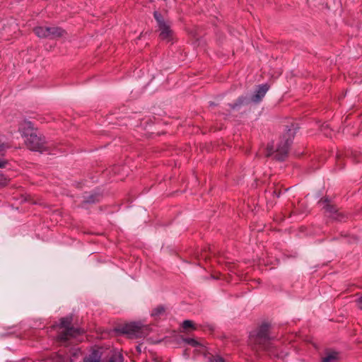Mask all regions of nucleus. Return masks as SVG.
<instances>
[{"label": "nucleus", "instance_id": "f257e3e1", "mask_svg": "<svg viewBox=\"0 0 362 362\" xmlns=\"http://www.w3.org/2000/svg\"><path fill=\"white\" fill-rule=\"evenodd\" d=\"M270 325L263 323L258 329L250 332V343L258 346L259 349L268 350L270 348L271 337L269 336Z\"/></svg>", "mask_w": 362, "mask_h": 362}, {"label": "nucleus", "instance_id": "f03ea898", "mask_svg": "<svg viewBox=\"0 0 362 362\" xmlns=\"http://www.w3.org/2000/svg\"><path fill=\"white\" fill-rule=\"evenodd\" d=\"M153 16L157 23L159 39L166 42L173 43L175 35L172 29L171 22L165 19L158 11H154Z\"/></svg>", "mask_w": 362, "mask_h": 362}, {"label": "nucleus", "instance_id": "7ed1b4c3", "mask_svg": "<svg viewBox=\"0 0 362 362\" xmlns=\"http://www.w3.org/2000/svg\"><path fill=\"white\" fill-rule=\"evenodd\" d=\"M71 319L69 317L62 318L60 320V327L64 329L61 331L57 337L59 341L66 343L69 340L76 338L83 333V330L78 328L70 327Z\"/></svg>", "mask_w": 362, "mask_h": 362}, {"label": "nucleus", "instance_id": "20e7f679", "mask_svg": "<svg viewBox=\"0 0 362 362\" xmlns=\"http://www.w3.org/2000/svg\"><path fill=\"white\" fill-rule=\"evenodd\" d=\"M293 134L291 129H288L286 134L283 135L281 141L276 149L275 158L278 160H284L288 156L289 146L292 143Z\"/></svg>", "mask_w": 362, "mask_h": 362}, {"label": "nucleus", "instance_id": "39448f33", "mask_svg": "<svg viewBox=\"0 0 362 362\" xmlns=\"http://www.w3.org/2000/svg\"><path fill=\"white\" fill-rule=\"evenodd\" d=\"M25 144L28 148L35 151H45L47 149L45 137L37 132L30 134V136L25 139Z\"/></svg>", "mask_w": 362, "mask_h": 362}, {"label": "nucleus", "instance_id": "423d86ee", "mask_svg": "<svg viewBox=\"0 0 362 362\" xmlns=\"http://www.w3.org/2000/svg\"><path fill=\"white\" fill-rule=\"evenodd\" d=\"M35 34L39 37H58L64 35V30L57 27L38 26L33 30Z\"/></svg>", "mask_w": 362, "mask_h": 362}, {"label": "nucleus", "instance_id": "0eeeda50", "mask_svg": "<svg viewBox=\"0 0 362 362\" xmlns=\"http://www.w3.org/2000/svg\"><path fill=\"white\" fill-rule=\"evenodd\" d=\"M319 204L323 205L326 213H327L328 216L332 217L333 219L339 221L344 220L346 217L345 214L341 211H339L334 206L329 204L327 199H322L319 202Z\"/></svg>", "mask_w": 362, "mask_h": 362}, {"label": "nucleus", "instance_id": "6e6552de", "mask_svg": "<svg viewBox=\"0 0 362 362\" xmlns=\"http://www.w3.org/2000/svg\"><path fill=\"white\" fill-rule=\"evenodd\" d=\"M142 327L137 323H130L123 326L121 328V332L124 334H127L131 337L136 338L141 337L142 336Z\"/></svg>", "mask_w": 362, "mask_h": 362}, {"label": "nucleus", "instance_id": "1a4fd4ad", "mask_svg": "<svg viewBox=\"0 0 362 362\" xmlns=\"http://www.w3.org/2000/svg\"><path fill=\"white\" fill-rule=\"evenodd\" d=\"M18 131L25 139L30 136V134L37 133V130L35 129L32 122L27 120H24L20 123Z\"/></svg>", "mask_w": 362, "mask_h": 362}, {"label": "nucleus", "instance_id": "9d476101", "mask_svg": "<svg viewBox=\"0 0 362 362\" xmlns=\"http://www.w3.org/2000/svg\"><path fill=\"white\" fill-rule=\"evenodd\" d=\"M268 90L269 86L267 84H263L259 86L258 89L256 90L255 94L252 96V100L256 103L260 101Z\"/></svg>", "mask_w": 362, "mask_h": 362}, {"label": "nucleus", "instance_id": "9b49d317", "mask_svg": "<svg viewBox=\"0 0 362 362\" xmlns=\"http://www.w3.org/2000/svg\"><path fill=\"white\" fill-rule=\"evenodd\" d=\"M338 358V353L336 351H329L322 358V362H333Z\"/></svg>", "mask_w": 362, "mask_h": 362}, {"label": "nucleus", "instance_id": "f8f14e48", "mask_svg": "<svg viewBox=\"0 0 362 362\" xmlns=\"http://www.w3.org/2000/svg\"><path fill=\"white\" fill-rule=\"evenodd\" d=\"M165 312V308L163 305H158L152 310V316L158 317L163 315Z\"/></svg>", "mask_w": 362, "mask_h": 362}, {"label": "nucleus", "instance_id": "ddd939ff", "mask_svg": "<svg viewBox=\"0 0 362 362\" xmlns=\"http://www.w3.org/2000/svg\"><path fill=\"white\" fill-rule=\"evenodd\" d=\"M182 327L185 330H187L189 329H192V330H196L197 329L195 324L193 322V321L189 320H184L182 324Z\"/></svg>", "mask_w": 362, "mask_h": 362}, {"label": "nucleus", "instance_id": "4468645a", "mask_svg": "<svg viewBox=\"0 0 362 362\" xmlns=\"http://www.w3.org/2000/svg\"><path fill=\"white\" fill-rule=\"evenodd\" d=\"M183 341L193 347H197L200 345L198 341L192 338H185Z\"/></svg>", "mask_w": 362, "mask_h": 362}, {"label": "nucleus", "instance_id": "2eb2a0df", "mask_svg": "<svg viewBox=\"0 0 362 362\" xmlns=\"http://www.w3.org/2000/svg\"><path fill=\"white\" fill-rule=\"evenodd\" d=\"M10 180L3 175H0V187H4L9 183Z\"/></svg>", "mask_w": 362, "mask_h": 362}, {"label": "nucleus", "instance_id": "dca6fc26", "mask_svg": "<svg viewBox=\"0 0 362 362\" xmlns=\"http://www.w3.org/2000/svg\"><path fill=\"white\" fill-rule=\"evenodd\" d=\"M274 153V148L272 145H268L266 149V156L269 157L272 156Z\"/></svg>", "mask_w": 362, "mask_h": 362}, {"label": "nucleus", "instance_id": "f3484780", "mask_svg": "<svg viewBox=\"0 0 362 362\" xmlns=\"http://www.w3.org/2000/svg\"><path fill=\"white\" fill-rule=\"evenodd\" d=\"M110 362H122V356L121 355L114 356L111 357Z\"/></svg>", "mask_w": 362, "mask_h": 362}, {"label": "nucleus", "instance_id": "a211bd4d", "mask_svg": "<svg viewBox=\"0 0 362 362\" xmlns=\"http://www.w3.org/2000/svg\"><path fill=\"white\" fill-rule=\"evenodd\" d=\"M8 148V146L4 144H0V153L2 154L6 148Z\"/></svg>", "mask_w": 362, "mask_h": 362}, {"label": "nucleus", "instance_id": "6ab92c4d", "mask_svg": "<svg viewBox=\"0 0 362 362\" xmlns=\"http://www.w3.org/2000/svg\"><path fill=\"white\" fill-rule=\"evenodd\" d=\"M244 100H245V98H240L238 100V103H235L234 104V105L233 106V108H235V107H237L238 105H240L241 104H243L244 103Z\"/></svg>", "mask_w": 362, "mask_h": 362}, {"label": "nucleus", "instance_id": "aec40b11", "mask_svg": "<svg viewBox=\"0 0 362 362\" xmlns=\"http://www.w3.org/2000/svg\"><path fill=\"white\" fill-rule=\"evenodd\" d=\"M83 362H99V361L96 359H93L91 358H86L84 359Z\"/></svg>", "mask_w": 362, "mask_h": 362}, {"label": "nucleus", "instance_id": "412c9836", "mask_svg": "<svg viewBox=\"0 0 362 362\" xmlns=\"http://www.w3.org/2000/svg\"><path fill=\"white\" fill-rule=\"evenodd\" d=\"M214 362H225V361L221 357H217L214 359Z\"/></svg>", "mask_w": 362, "mask_h": 362}, {"label": "nucleus", "instance_id": "4be33fe9", "mask_svg": "<svg viewBox=\"0 0 362 362\" xmlns=\"http://www.w3.org/2000/svg\"><path fill=\"white\" fill-rule=\"evenodd\" d=\"M6 164V162L0 160V168H4Z\"/></svg>", "mask_w": 362, "mask_h": 362}, {"label": "nucleus", "instance_id": "5701e85b", "mask_svg": "<svg viewBox=\"0 0 362 362\" xmlns=\"http://www.w3.org/2000/svg\"><path fill=\"white\" fill-rule=\"evenodd\" d=\"M358 302L362 303V296L358 298Z\"/></svg>", "mask_w": 362, "mask_h": 362}]
</instances>
